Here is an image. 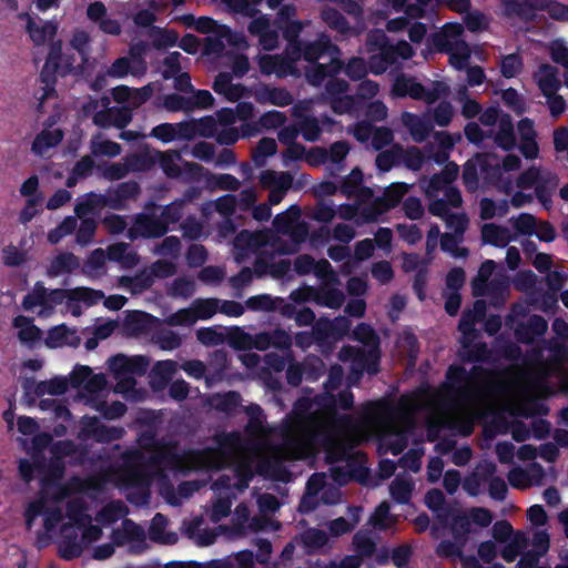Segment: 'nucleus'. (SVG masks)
I'll return each instance as SVG.
<instances>
[{
	"mask_svg": "<svg viewBox=\"0 0 568 568\" xmlns=\"http://www.w3.org/2000/svg\"><path fill=\"white\" fill-rule=\"evenodd\" d=\"M495 143L504 151H511L516 146L514 124L508 114L503 115L499 121Z\"/></svg>",
	"mask_w": 568,
	"mask_h": 568,
	"instance_id": "obj_23",
	"label": "nucleus"
},
{
	"mask_svg": "<svg viewBox=\"0 0 568 568\" xmlns=\"http://www.w3.org/2000/svg\"><path fill=\"white\" fill-rule=\"evenodd\" d=\"M194 29L200 33H216L221 37H224L230 32V29L226 26L219 24L216 20L210 17L197 18Z\"/></svg>",
	"mask_w": 568,
	"mask_h": 568,
	"instance_id": "obj_56",
	"label": "nucleus"
},
{
	"mask_svg": "<svg viewBox=\"0 0 568 568\" xmlns=\"http://www.w3.org/2000/svg\"><path fill=\"white\" fill-rule=\"evenodd\" d=\"M548 329L547 321L541 316L534 314L527 322L519 323L514 335L518 343L531 345L536 342V338L542 337Z\"/></svg>",
	"mask_w": 568,
	"mask_h": 568,
	"instance_id": "obj_10",
	"label": "nucleus"
},
{
	"mask_svg": "<svg viewBox=\"0 0 568 568\" xmlns=\"http://www.w3.org/2000/svg\"><path fill=\"white\" fill-rule=\"evenodd\" d=\"M470 525L471 520L469 516L457 515L454 518L452 531L456 541H462V544H466L468 535L470 534Z\"/></svg>",
	"mask_w": 568,
	"mask_h": 568,
	"instance_id": "obj_62",
	"label": "nucleus"
},
{
	"mask_svg": "<svg viewBox=\"0 0 568 568\" xmlns=\"http://www.w3.org/2000/svg\"><path fill=\"white\" fill-rule=\"evenodd\" d=\"M408 192V185L404 182L392 183L387 186L383 195L379 196L386 209H395L403 200L404 195Z\"/></svg>",
	"mask_w": 568,
	"mask_h": 568,
	"instance_id": "obj_37",
	"label": "nucleus"
},
{
	"mask_svg": "<svg viewBox=\"0 0 568 568\" xmlns=\"http://www.w3.org/2000/svg\"><path fill=\"white\" fill-rule=\"evenodd\" d=\"M447 91L446 84L440 81H434L433 88L427 89L414 77H407L405 74L398 75L392 87V92L397 98L409 97L428 104L435 103L442 95L446 94Z\"/></svg>",
	"mask_w": 568,
	"mask_h": 568,
	"instance_id": "obj_1",
	"label": "nucleus"
},
{
	"mask_svg": "<svg viewBox=\"0 0 568 568\" xmlns=\"http://www.w3.org/2000/svg\"><path fill=\"white\" fill-rule=\"evenodd\" d=\"M338 51V47L331 41L329 37L321 34L313 42L297 43L293 54L295 60L303 58L305 61L314 63L324 55H333Z\"/></svg>",
	"mask_w": 568,
	"mask_h": 568,
	"instance_id": "obj_7",
	"label": "nucleus"
},
{
	"mask_svg": "<svg viewBox=\"0 0 568 568\" xmlns=\"http://www.w3.org/2000/svg\"><path fill=\"white\" fill-rule=\"evenodd\" d=\"M122 282L130 284L132 286L133 292H143L149 290L153 285L154 277L149 268L138 272L132 277H123Z\"/></svg>",
	"mask_w": 568,
	"mask_h": 568,
	"instance_id": "obj_54",
	"label": "nucleus"
},
{
	"mask_svg": "<svg viewBox=\"0 0 568 568\" xmlns=\"http://www.w3.org/2000/svg\"><path fill=\"white\" fill-rule=\"evenodd\" d=\"M245 414L248 416V420L244 427L245 433L248 436H258L264 430V410L258 404H250L244 407Z\"/></svg>",
	"mask_w": 568,
	"mask_h": 568,
	"instance_id": "obj_26",
	"label": "nucleus"
},
{
	"mask_svg": "<svg viewBox=\"0 0 568 568\" xmlns=\"http://www.w3.org/2000/svg\"><path fill=\"white\" fill-rule=\"evenodd\" d=\"M12 326L19 329L18 339L30 348L42 339V331L34 325L32 317L18 315L13 318Z\"/></svg>",
	"mask_w": 568,
	"mask_h": 568,
	"instance_id": "obj_15",
	"label": "nucleus"
},
{
	"mask_svg": "<svg viewBox=\"0 0 568 568\" xmlns=\"http://www.w3.org/2000/svg\"><path fill=\"white\" fill-rule=\"evenodd\" d=\"M312 302L320 306L338 310L345 302L344 293L336 287L323 285L321 287L307 286Z\"/></svg>",
	"mask_w": 568,
	"mask_h": 568,
	"instance_id": "obj_14",
	"label": "nucleus"
},
{
	"mask_svg": "<svg viewBox=\"0 0 568 568\" xmlns=\"http://www.w3.org/2000/svg\"><path fill=\"white\" fill-rule=\"evenodd\" d=\"M388 212V209H386L385 204L382 202V200L376 197L373 202H371L367 205H364L359 211V216L362 220L366 223H373L377 222L379 216L384 213Z\"/></svg>",
	"mask_w": 568,
	"mask_h": 568,
	"instance_id": "obj_55",
	"label": "nucleus"
},
{
	"mask_svg": "<svg viewBox=\"0 0 568 568\" xmlns=\"http://www.w3.org/2000/svg\"><path fill=\"white\" fill-rule=\"evenodd\" d=\"M353 546L355 555L362 560L371 558L376 551V542L372 539L368 532L358 531L353 537Z\"/></svg>",
	"mask_w": 568,
	"mask_h": 568,
	"instance_id": "obj_38",
	"label": "nucleus"
},
{
	"mask_svg": "<svg viewBox=\"0 0 568 568\" xmlns=\"http://www.w3.org/2000/svg\"><path fill=\"white\" fill-rule=\"evenodd\" d=\"M260 183L264 189H275L287 193L293 185V175L290 172L263 171Z\"/></svg>",
	"mask_w": 568,
	"mask_h": 568,
	"instance_id": "obj_20",
	"label": "nucleus"
},
{
	"mask_svg": "<svg viewBox=\"0 0 568 568\" xmlns=\"http://www.w3.org/2000/svg\"><path fill=\"white\" fill-rule=\"evenodd\" d=\"M341 359H351L354 363L355 371L358 373H368L376 375L379 372L381 349L367 347V349L355 346H344L341 349Z\"/></svg>",
	"mask_w": 568,
	"mask_h": 568,
	"instance_id": "obj_4",
	"label": "nucleus"
},
{
	"mask_svg": "<svg viewBox=\"0 0 568 568\" xmlns=\"http://www.w3.org/2000/svg\"><path fill=\"white\" fill-rule=\"evenodd\" d=\"M153 341L163 351H173L182 344L181 336L171 329H162L153 335Z\"/></svg>",
	"mask_w": 568,
	"mask_h": 568,
	"instance_id": "obj_48",
	"label": "nucleus"
},
{
	"mask_svg": "<svg viewBox=\"0 0 568 568\" xmlns=\"http://www.w3.org/2000/svg\"><path fill=\"white\" fill-rule=\"evenodd\" d=\"M302 541L305 548L311 552L323 548L328 542L327 534L317 528H310L302 535Z\"/></svg>",
	"mask_w": 568,
	"mask_h": 568,
	"instance_id": "obj_47",
	"label": "nucleus"
},
{
	"mask_svg": "<svg viewBox=\"0 0 568 568\" xmlns=\"http://www.w3.org/2000/svg\"><path fill=\"white\" fill-rule=\"evenodd\" d=\"M277 151V144L272 138H262L252 155V159L257 166H262L265 164V160L268 156H272Z\"/></svg>",
	"mask_w": 568,
	"mask_h": 568,
	"instance_id": "obj_44",
	"label": "nucleus"
},
{
	"mask_svg": "<svg viewBox=\"0 0 568 568\" xmlns=\"http://www.w3.org/2000/svg\"><path fill=\"white\" fill-rule=\"evenodd\" d=\"M220 300L210 298H196L192 303V307L196 315V320H210L216 312H219Z\"/></svg>",
	"mask_w": 568,
	"mask_h": 568,
	"instance_id": "obj_43",
	"label": "nucleus"
},
{
	"mask_svg": "<svg viewBox=\"0 0 568 568\" xmlns=\"http://www.w3.org/2000/svg\"><path fill=\"white\" fill-rule=\"evenodd\" d=\"M48 304V291L42 282H37L30 293L22 300V306L26 311H31L36 306H45Z\"/></svg>",
	"mask_w": 568,
	"mask_h": 568,
	"instance_id": "obj_40",
	"label": "nucleus"
},
{
	"mask_svg": "<svg viewBox=\"0 0 568 568\" xmlns=\"http://www.w3.org/2000/svg\"><path fill=\"white\" fill-rule=\"evenodd\" d=\"M105 195L95 192H89L85 197L78 202L74 207L77 216L83 217L105 207Z\"/></svg>",
	"mask_w": 568,
	"mask_h": 568,
	"instance_id": "obj_32",
	"label": "nucleus"
},
{
	"mask_svg": "<svg viewBox=\"0 0 568 568\" xmlns=\"http://www.w3.org/2000/svg\"><path fill=\"white\" fill-rule=\"evenodd\" d=\"M64 484L70 496L89 490H99L101 488V480L95 477L81 478L80 476L73 475L64 481Z\"/></svg>",
	"mask_w": 568,
	"mask_h": 568,
	"instance_id": "obj_36",
	"label": "nucleus"
},
{
	"mask_svg": "<svg viewBox=\"0 0 568 568\" xmlns=\"http://www.w3.org/2000/svg\"><path fill=\"white\" fill-rule=\"evenodd\" d=\"M68 334L69 327L65 324L53 326L48 331L44 344L49 348L65 346Z\"/></svg>",
	"mask_w": 568,
	"mask_h": 568,
	"instance_id": "obj_57",
	"label": "nucleus"
},
{
	"mask_svg": "<svg viewBox=\"0 0 568 568\" xmlns=\"http://www.w3.org/2000/svg\"><path fill=\"white\" fill-rule=\"evenodd\" d=\"M21 19L27 20V31L36 45H41L47 39L53 38L57 34V24L47 21L42 26H38L29 13L20 14Z\"/></svg>",
	"mask_w": 568,
	"mask_h": 568,
	"instance_id": "obj_16",
	"label": "nucleus"
},
{
	"mask_svg": "<svg viewBox=\"0 0 568 568\" xmlns=\"http://www.w3.org/2000/svg\"><path fill=\"white\" fill-rule=\"evenodd\" d=\"M357 455L353 454L351 448L339 440H331L326 448V459L328 463L346 462L349 478L364 481L368 469L361 464Z\"/></svg>",
	"mask_w": 568,
	"mask_h": 568,
	"instance_id": "obj_3",
	"label": "nucleus"
},
{
	"mask_svg": "<svg viewBox=\"0 0 568 568\" xmlns=\"http://www.w3.org/2000/svg\"><path fill=\"white\" fill-rule=\"evenodd\" d=\"M363 185V173L361 169L355 168L341 183V193L347 197H353Z\"/></svg>",
	"mask_w": 568,
	"mask_h": 568,
	"instance_id": "obj_52",
	"label": "nucleus"
},
{
	"mask_svg": "<svg viewBox=\"0 0 568 568\" xmlns=\"http://www.w3.org/2000/svg\"><path fill=\"white\" fill-rule=\"evenodd\" d=\"M121 145L111 140L91 141V152L93 155L118 156L121 153Z\"/></svg>",
	"mask_w": 568,
	"mask_h": 568,
	"instance_id": "obj_63",
	"label": "nucleus"
},
{
	"mask_svg": "<svg viewBox=\"0 0 568 568\" xmlns=\"http://www.w3.org/2000/svg\"><path fill=\"white\" fill-rule=\"evenodd\" d=\"M62 61V43L61 41H55L50 44L49 53L45 59L44 65L40 72L39 81L43 84L42 93L38 98L39 105L52 98L55 94V83L57 77H65L68 75V67L61 68Z\"/></svg>",
	"mask_w": 568,
	"mask_h": 568,
	"instance_id": "obj_2",
	"label": "nucleus"
},
{
	"mask_svg": "<svg viewBox=\"0 0 568 568\" xmlns=\"http://www.w3.org/2000/svg\"><path fill=\"white\" fill-rule=\"evenodd\" d=\"M277 28L282 31L284 39L288 42L290 47L294 50L297 43L302 41L298 40L300 34L303 30V24L298 20L288 21L286 23L277 26Z\"/></svg>",
	"mask_w": 568,
	"mask_h": 568,
	"instance_id": "obj_59",
	"label": "nucleus"
},
{
	"mask_svg": "<svg viewBox=\"0 0 568 568\" xmlns=\"http://www.w3.org/2000/svg\"><path fill=\"white\" fill-rule=\"evenodd\" d=\"M542 175L538 168L530 166L518 175L516 185L521 190L536 187Z\"/></svg>",
	"mask_w": 568,
	"mask_h": 568,
	"instance_id": "obj_64",
	"label": "nucleus"
},
{
	"mask_svg": "<svg viewBox=\"0 0 568 568\" xmlns=\"http://www.w3.org/2000/svg\"><path fill=\"white\" fill-rule=\"evenodd\" d=\"M68 524L62 526L63 539L60 548V556L65 560H71L81 556L83 548L78 539V534H67Z\"/></svg>",
	"mask_w": 568,
	"mask_h": 568,
	"instance_id": "obj_29",
	"label": "nucleus"
},
{
	"mask_svg": "<svg viewBox=\"0 0 568 568\" xmlns=\"http://www.w3.org/2000/svg\"><path fill=\"white\" fill-rule=\"evenodd\" d=\"M132 121V112L129 108L113 106L98 111L93 116V123L100 128L114 126L123 130Z\"/></svg>",
	"mask_w": 568,
	"mask_h": 568,
	"instance_id": "obj_11",
	"label": "nucleus"
},
{
	"mask_svg": "<svg viewBox=\"0 0 568 568\" xmlns=\"http://www.w3.org/2000/svg\"><path fill=\"white\" fill-rule=\"evenodd\" d=\"M301 209L298 205H291L286 212L277 214L273 220V225L276 231L287 233L298 220Z\"/></svg>",
	"mask_w": 568,
	"mask_h": 568,
	"instance_id": "obj_41",
	"label": "nucleus"
},
{
	"mask_svg": "<svg viewBox=\"0 0 568 568\" xmlns=\"http://www.w3.org/2000/svg\"><path fill=\"white\" fill-rule=\"evenodd\" d=\"M88 509L87 504L82 499H71L67 503L65 514L67 517L78 527L84 526V523H90V516L85 514Z\"/></svg>",
	"mask_w": 568,
	"mask_h": 568,
	"instance_id": "obj_39",
	"label": "nucleus"
},
{
	"mask_svg": "<svg viewBox=\"0 0 568 568\" xmlns=\"http://www.w3.org/2000/svg\"><path fill=\"white\" fill-rule=\"evenodd\" d=\"M68 389V384L62 378H52L50 381L40 382L37 384L34 388V393L37 396L41 397L45 394L49 395H63Z\"/></svg>",
	"mask_w": 568,
	"mask_h": 568,
	"instance_id": "obj_49",
	"label": "nucleus"
},
{
	"mask_svg": "<svg viewBox=\"0 0 568 568\" xmlns=\"http://www.w3.org/2000/svg\"><path fill=\"white\" fill-rule=\"evenodd\" d=\"M331 318L321 316L312 326V332L315 336L316 344L320 346L327 345L333 341Z\"/></svg>",
	"mask_w": 568,
	"mask_h": 568,
	"instance_id": "obj_45",
	"label": "nucleus"
},
{
	"mask_svg": "<svg viewBox=\"0 0 568 568\" xmlns=\"http://www.w3.org/2000/svg\"><path fill=\"white\" fill-rule=\"evenodd\" d=\"M81 222L77 230L75 241L78 244L85 246L91 243L98 227L97 221L92 217H80Z\"/></svg>",
	"mask_w": 568,
	"mask_h": 568,
	"instance_id": "obj_50",
	"label": "nucleus"
},
{
	"mask_svg": "<svg viewBox=\"0 0 568 568\" xmlns=\"http://www.w3.org/2000/svg\"><path fill=\"white\" fill-rule=\"evenodd\" d=\"M63 139V132L60 129L42 130L32 142L31 151L37 155H42L45 151L57 146Z\"/></svg>",
	"mask_w": 568,
	"mask_h": 568,
	"instance_id": "obj_22",
	"label": "nucleus"
},
{
	"mask_svg": "<svg viewBox=\"0 0 568 568\" xmlns=\"http://www.w3.org/2000/svg\"><path fill=\"white\" fill-rule=\"evenodd\" d=\"M154 321L156 317L146 312L130 311L123 321V326L128 332L140 335L149 332Z\"/></svg>",
	"mask_w": 568,
	"mask_h": 568,
	"instance_id": "obj_18",
	"label": "nucleus"
},
{
	"mask_svg": "<svg viewBox=\"0 0 568 568\" xmlns=\"http://www.w3.org/2000/svg\"><path fill=\"white\" fill-rule=\"evenodd\" d=\"M125 514L126 508L121 500L110 501L97 513L95 519L102 525H111Z\"/></svg>",
	"mask_w": 568,
	"mask_h": 568,
	"instance_id": "obj_33",
	"label": "nucleus"
},
{
	"mask_svg": "<svg viewBox=\"0 0 568 568\" xmlns=\"http://www.w3.org/2000/svg\"><path fill=\"white\" fill-rule=\"evenodd\" d=\"M295 58L283 57L278 54H264L260 58V70L265 75L276 74L278 78H285L295 72Z\"/></svg>",
	"mask_w": 568,
	"mask_h": 568,
	"instance_id": "obj_12",
	"label": "nucleus"
},
{
	"mask_svg": "<svg viewBox=\"0 0 568 568\" xmlns=\"http://www.w3.org/2000/svg\"><path fill=\"white\" fill-rule=\"evenodd\" d=\"M150 365V361L144 355L126 356L116 354L109 359V367L112 373L121 375L129 373L132 375L143 376Z\"/></svg>",
	"mask_w": 568,
	"mask_h": 568,
	"instance_id": "obj_9",
	"label": "nucleus"
},
{
	"mask_svg": "<svg viewBox=\"0 0 568 568\" xmlns=\"http://www.w3.org/2000/svg\"><path fill=\"white\" fill-rule=\"evenodd\" d=\"M413 490L414 484L410 480L400 477H396L389 486V494L392 498L400 505H405L410 501Z\"/></svg>",
	"mask_w": 568,
	"mask_h": 568,
	"instance_id": "obj_34",
	"label": "nucleus"
},
{
	"mask_svg": "<svg viewBox=\"0 0 568 568\" xmlns=\"http://www.w3.org/2000/svg\"><path fill=\"white\" fill-rule=\"evenodd\" d=\"M169 232L168 225L160 215L154 213H140L136 215L133 226L130 230L131 239L139 235L143 239H159Z\"/></svg>",
	"mask_w": 568,
	"mask_h": 568,
	"instance_id": "obj_8",
	"label": "nucleus"
},
{
	"mask_svg": "<svg viewBox=\"0 0 568 568\" xmlns=\"http://www.w3.org/2000/svg\"><path fill=\"white\" fill-rule=\"evenodd\" d=\"M183 63L189 64L190 59L184 58L179 51L169 52V54L162 60L161 75L164 80H172L175 75L182 72Z\"/></svg>",
	"mask_w": 568,
	"mask_h": 568,
	"instance_id": "obj_28",
	"label": "nucleus"
},
{
	"mask_svg": "<svg viewBox=\"0 0 568 568\" xmlns=\"http://www.w3.org/2000/svg\"><path fill=\"white\" fill-rule=\"evenodd\" d=\"M463 237L454 233H444L440 236V248L444 252L452 254L454 257H466L469 254L467 247H460L459 243Z\"/></svg>",
	"mask_w": 568,
	"mask_h": 568,
	"instance_id": "obj_42",
	"label": "nucleus"
},
{
	"mask_svg": "<svg viewBox=\"0 0 568 568\" xmlns=\"http://www.w3.org/2000/svg\"><path fill=\"white\" fill-rule=\"evenodd\" d=\"M535 80L542 94L557 92L560 88L558 69L549 63L539 65L535 73Z\"/></svg>",
	"mask_w": 568,
	"mask_h": 568,
	"instance_id": "obj_17",
	"label": "nucleus"
},
{
	"mask_svg": "<svg viewBox=\"0 0 568 568\" xmlns=\"http://www.w3.org/2000/svg\"><path fill=\"white\" fill-rule=\"evenodd\" d=\"M344 72L351 80L357 81L366 77L368 67L363 58L353 57L344 67Z\"/></svg>",
	"mask_w": 568,
	"mask_h": 568,
	"instance_id": "obj_58",
	"label": "nucleus"
},
{
	"mask_svg": "<svg viewBox=\"0 0 568 568\" xmlns=\"http://www.w3.org/2000/svg\"><path fill=\"white\" fill-rule=\"evenodd\" d=\"M465 544L462 541H452V540H442L437 548L436 554L440 558H464V548Z\"/></svg>",
	"mask_w": 568,
	"mask_h": 568,
	"instance_id": "obj_60",
	"label": "nucleus"
},
{
	"mask_svg": "<svg viewBox=\"0 0 568 568\" xmlns=\"http://www.w3.org/2000/svg\"><path fill=\"white\" fill-rule=\"evenodd\" d=\"M504 13L508 18H518L525 23L537 20V13L531 12L529 0H501Z\"/></svg>",
	"mask_w": 568,
	"mask_h": 568,
	"instance_id": "obj_19",
	"label": "nucleus"
},
{
	"mask_svg": "<svg viewBox=\"0 0 568 568\" xmlns=\"http://www.w3.org/2000/svg\"><path fill=\"white\" fill-rule=\"evenodd\" d=\"M242 397L236 390H229L223 394H215L212 396L211 404L213 408L226 415H233L236 408L241 405Z\"/></svg>",
	"mask_w": 568,
	"mask_h": 568,
	"instance_id": "obj_24",
	"label": "nucleus"
},
{
	"mask_svg": "<svg viewBox=\"0 0 568 568\" xmlns=\"http://www.w3.org/2000/svg\"><path fill=\"white\" fill-rule=\"evenodd\" d=\"M80 263L78 257L71 252H63L58 254L51 262L49 273L51 275H59L62 273H72L79 267Z\"/></svg>",
	"mask_w": 568,
	"mask_h": 568,
	"instance_id": "obj_31",
	"label": "nucleus"
},
{
	"mask_svg": "<svg viewBox=\"0 0 568 568\" xmlns=\"http://www.w3.org/2000/svg\"><path fill=\"white\" fill-rule=\"evenodd\" d=\"M352 338L366 347L378 348L381 344L379 336L367 323L357 324L353 329Z\"/></svg>",
	"mask_w": 568,
	"mask_h": 568,
	"instance_id": "obj_35",
	"label": "nucleus"
},
{
	"mask_svg": "<svg viewBox=\"0 0 568 568\" xmlns=\"http://www.w3.org/2000/svg\"><path fill=\"white\" fill-rule=\"evenodd\" d=\"M558 184V176L552 173H547L542 175L535 187V195L546 210H549L552 205L551 196Z\"/></svg>",
	"mask_w": 568,
	"mask_h": 568,
	"instance_id": "obj_21",
	"label": "nucleus"
},
{
	"mask_svg": "<svg viewBox=\"0 0 568 568\" xmlns=\"http://www.w3.org/2000/svg\"><path fill=\"white\" fill-rule=\"evenodd\" d=\"M481 240L484 244H491L496 247H505L509 243V232L506 227L494 223L484 224L481 227Z\"/></svg>",
	"mask_w": 568,
	"mask_h": 568,
	"instance_id": "obj_25",
	"label": "nucleus"
},
{
	"mask_svg": "<svg viewBox=\"0 0 568 568\" xmlns=\"http://www.w3.org/2000/svg\"><path fill=\"white\" fill-rule=\"evenodd\" d=\"M254 98L260 104H273L285 108L293 103L294 99L291 92L285 88L260 84L254 90Z\"/></svg>",
	"mask_w": 568,
	"mask_h": 568,
	"instance_id": "obj_13",
	"label": "nucleus"
},
{
	"mask_svg": "<svg viewBox=\"0 0 568 568\" xmlns=\"http://www.w3.org/2000/svg\"><path fill=\"white\" fill-rule=\"evenodd\" d=\"M399 163L413 171L420 170L425 162L423 152L417 146H410L406 150L398 149Z\"/></svg>",
	"mask_w": 568,
	"mask_h": 568,
	"instance_id": "obj_46",
	"label": "nucleus"
},
{
	"mask_svg": "<svg viewBox=\"0 0 568 568\" xmlns=\"http://www.w3.org/2000/svg\"><path fill=\"white\" fill-rule=\"evenodd\" d=\"M71 301L83 302L88 305L97 304L104 295L102 291L90 287H75L70 290Z\"/></svg>",
	"mask_w": 568,
	"mask_h": 568,
	"instance_id": "obj_61",
	"label": "nucleus"
},
{
	"mask_svg": "<svg viewBox=\"0 0 568 568\" xmlns=\"http://www.w3.org/2000/svg\"><path fill=\"white\" fill-rule=\"evenodd\" d=\"M480 369L479 366H473L468 372L463 365L452 364L446 371L443 390L452 397H465L468 394L467 386L471 375L477 374Z\"/></svg>",
	"mask_w": 568,
	"mask_h": 568,
	"instance_id": "obj_6",
	"label": "nucleus"
},
{
	"mask_svg": "<svg viewBox=\"0 0 568 568\" xmlns=\"http://www.w3.org/2000/svg\"><path fill=\"white\" fill-rule=\"evenodd\" d=\"M125 430L121 426H108L102 424L98 417H85L82 422L80 437L94 439L97 443L110 444L121 439Z\"/></svg>",
	"mask_w": 568,
	"mask_h": 568,
	"instance_id": "obj_5",
	"label": "nucleus"
},
{
	"mask_svg": "<svg viewBox=\"0 0 568 568\" xmlns=\"http://www.w3.org/2000/svg\"><path fill=\"white\" fill-rule=\"evenodd\" d=\"M504 544L500 556L506 562H513L528 546V539L525 532L518 530L509 541Z\"/></svg>",
	"mask_w": 568,
	"mask_h": 568,
	"instance_id": "obj_30",
	"label": "nucleus"
},
{
	"mask_svg": "<svg viewBox=\"0 0 568 568\" xmlns=\"http://www.w3.org/2000/svg\"><path fill=\"white\" fill-rule=\"evenodd\" d=\"M523 59L518 53H510L503 57L500 62V73L506 79L516 77L523 69Z\"/></svg>",
	"mask_w": 568,
	"mask_h": 568,
	"instance_id": "obj_51",
	"label": "nucleus"
},
{
	"mask_svg": "<svg viewBox=\"0 0 568 568\" xmlns=\"http://www.w3.org/2000/svg\"><path fill=\"white\" fill-rule=\"evenodd\" d=\"M405 115L412 119L407 125L409 126L413 139L416 142L425 141L432 132V124L409 113H405Z\"/></svg>",
	"mask_w": 568,
	"mask_h": 568,
	"instance_id": "obj_53",
	"label": "nucleus"
},
{
	"mask_svg": "<svg viewBox=\"0 0 568 568\" xmlns=\"http://www.w3.org/2000/svg\"><path fill=\"white\" fill-rule=\"evenodd\" d=\"M322 20L332 30L346 36L351 32V26L347 19L337 9L332 7H324L321 11Z\"/></svg>",
	"mask_w": 568,
	"mask_h": 568,
	"instance_id": "obj_27",
	"label": "nucleus"
}]
</instances>
